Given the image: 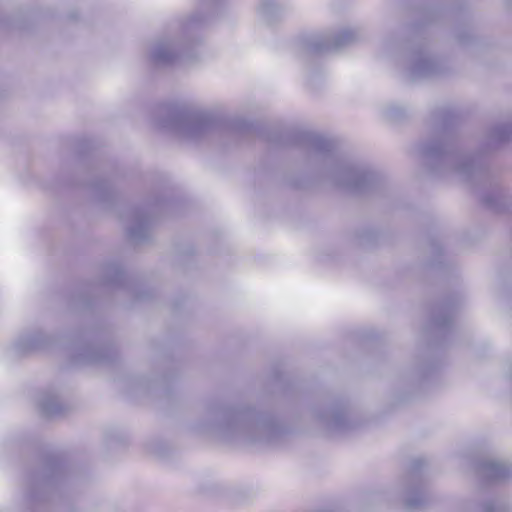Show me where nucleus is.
<instances>
[{"label": "nucleus", "mask_w": 512, "mask_h": 512, "mask_svg": "<svg viewBox=\"0 0 512 512\" xmlns=\"http://www.w3.org/2000/svg\"><path fill=\"white\" fill-rule=\"evenodd\" d=\"M315 416L326 429L332 432H345L355 426L343 403H333L323 410H317Z\"/></svg>", "instance_id": "f8f14e48"}, {"label": "nucleus", "mask_w": 512, "mask_h": 512, "mask_svg": "<svg viewBox=\"0 0 512 512\" xmlns=\"http://www.w3.org/2000/svg\"><path fill=\"white\" fill-rule=\"evenodd\" d=\"M474 498L483 512H511L507 500L499 497L486 498L482 489L475 492Z\"/></svg>", "instance_id": "f3484780"}, {"label": "nucleus", "mask_w": 512, "mask_h": 512, "mask_svg": "<svg viewBox=\"0 0 512 512\" xmlns=\"http://www.w3.org/2000/svg\"><path fill=\"white\" fill-rule=\"evenodd\" d=\"M69 17H70L71 19H75V18H76V16H75L74 14H70V15H69Z\"/></svg>", "instance_id": "bb28decb"}, {"label": "nucleus", "mask_w": 512, "mask_h": 512, "mask_svg": "<svg viewBox=\"0 0 512 512\" xmlns=\"http://www.w3.org/2000/svg\"><path fill=\"white\" fill-rule=\"evenodd\" d=\"M196 430L227 441L272 442L287 432V424L274 412L216 404Z\"/></svg>", "instance_id": "7ed1b4c3"}, {"label": "nucleus", "mask_w": 512, "mask_h": 512, "mask_svg": "<svg viewBox=\"0 0 512 512\" xmlns=\"http://www.w3.org/2000/svg\"><path fill=\"white\" fill-rule=\"evenodd\" d=\"M427 376H428V373H427L426 368L420 367V368L414 370L413 372H411L407 377H408V380L414 385V384L419 383L420 381L424 380L425 378H427Z\"/></svg>", "instance_id": "4be33fe9"}, {"label": "nucleus", "mask_w": 512, "mask_h": 512, "mask_svg": "<svg viewBox=\"0 0 512 512\" xmlns=\"http://www.w3.org/2000/svg\"><path fill=\"white\" fill-rule=\"evenodd\" d=\"M221 0H202V6L208 8L212 12L216 11Z\"/></svg>", "instance_id": "b1692460"}, {"label": "nucleus", "mask_w": 512, "mask_h": 512, "mask_svg": "<svg viewBox=\"0 0 512 512\" xmlns=\"http://www.w3.org/2000/svg\"><path fill=\"white\" fill-rule=\"evenodd\" d=\"M509 377L512 379V366L510 367V370H509Z\"/></svg>", "instance_id": "a878e982"}, {"label": "nucleus", "mask_w": 512, "mask_h": 512, "mask_svg": "<svg viewBox=\"0 0 512 512\" xmlns=\"http://www.w3.org/2000/svg\"><path fill=\"white\" fill-rule=\"evenodd\" d=\"M88 186L94 191L100 200H109L113 196V188L109 181L105 179H96L89 183Z\"/></svg>", "instance_id": "412c9836"}, {"label": "nucleus", "mask_w": 512, "mask_h": 512, "mask_svg": "<svg viewBox=\"0 0 512 512\" xmlns=\"http://www.w3.org/2000/svg\"><path fill=\"white\" fill-rule=\"evenodd\" d=\"M358 37L354 29H344L337 34L308 33L295 40L294 49L299 57H312L346 47L357 41Z\"/></svg>", "instance_id": "6e6552de"}, {"label": "nucleus", "mask_w": 512, "mask_h": 512, "mask_svg": "<svg viewBox=\"0 0 512 512\" xmlns=\"http://www.w3.org/2000/svg\"><path fill=\"white\" fill-rule=\"evenodd\" d=\"M268 141L275 146L295 145L306 153L309 165L335 186L353 193H381L387 185L385 176L368 164L354 163L342 156L336 143L322 135L298 130H276Z\"/></svg>", "instance_id": "f03ea898"}, {"label": "nucleus", "mask_w": 512, "mask_h": 512, "mask_svg": "<svg viewBox=\"0 0 512 512\" xmlns=\"http://www.w3.org/2000/svg\"><path fill=\"white\" fill-rule=\"evenodd\" d=\"M384 51L392 54L395 63L401 66L411 80L429 78L443 74L444 64L433 57L424 42H396L388 40L384 43Z\"/></svg>", "instance_id": "423d86ee"}, {"label": "nucleus", "mask_w": 512, "mask_h": 512, "mask_svg": "<svg viewBox=\"0 0 512 512\" xmlns=\"http://www.w3.org/2000/svg\"><path fill=\"white\" fill-rule=\"evenodd\" d=\"M284 10L285 5L282 0H260L257 8L259 18L267 24L280 19Z\"/></svg>", "instance_id": "dca6fc26"}, {"label": "nucleus", "mask_w": 512, "mask_h": 512, "mask_svg": "<svg viewBox=\"0 0 512 512\" xmlns=\"http://www.w3.org/2000/svg\"><path fill=\"white\" fill-rule=\"evenodd\" d=\"M126 283V275L118 263H108L104 268L103 284L112 287H122Z\"/></svg>", "instance_id": "6ab92c4d"}, {"label": "nucleus", "mask_w": 512, "mask_h": 512, "mask_svg": "<svg viewBox=\"0 0 512 512\" xmlns=\"http://www.w3.org/2000/svg\"><path fill=\"white\" fill-rule=\"evenodd\" d=\"M512 135V125L495 126L489 135V144L493 148H497L506 143Z\"/></svg>", "instance_id": "aec40b11"}, {"label": "nucleus", "mask_w": 512, "mask_h": 512, "mask_svg": "<svg viewBox=\"0 0 512 512\" xmlns=\"http://www.w3.org/2000/svg\"><path fill=\"white\" fill-rule=\"evenodd\" d=\"M156 124L186 141L196 142L218 127L219 118L191 105L167 104L159 107Z\"/></svg>", "instance_id": "20e7f679"}, {"label": "nucleus", "mask_w": 512, "mask_h": 512, "mask_svg": "<svg viewBox=\"0 0 512 512\" xmlns=\"http://www.w3.org/2000/svg\"><path fill=\"white\" fill-rule=\"evenodd\" d=\"M455 307L451 302H445L435 307L431 313V324L437 331L450 329Z\"/></svg>", "instance_id": "2eb2a0df"}, {"label": "nucleus", "mask_w": 512, "mask_h": 512, "mask_svg": "<svg viewBox=\"0 0 512 512\" xmlns=\"http://www.w3.org/2000/svg\"><path fill=\"white\" fill-rule=\"evenodd\" d=\"M456 115L448 109H440L433 116V128L429 137L418 145V152L424 159L429 171L444 177L456 175L470 183L483 182L491 190L483 192V204L492 210L501 207V193L493 181L490 171L479 154L468 156L460 151Z\"/></svg>", "instance_id": "f257e3e1"}, {"label": "nucleus", "mask_w": 512, "mask_h": 512, "mask_svg": "<svg viewBox=\"0 0 512 512\" xmlns=\"http://www.w3.org/2000/svg\"><path fill=\"white\" fill-rule=\"evenodd\" d=\"M423 466L424 461L422 459H415L412 462L411 470L403 480L402 499L405 508L410 512L422 511L431 500L421 474Z\"/></svg>", "instance_id": "1a4fd4ad"}, {"label": "nucleus", "mask_w": 512, "mask_h": 512, "mask_svg": "<svg viewBox=\"0 0 512 512\" xmlns=\"http://www.w3.org/2000/svg\"><path fill=\"white\" fill-rule=\"evenodd\" d=\"M235 126L241 133H245L250 129V126L245 122L236 123Z\"/></svg>", "instance_id": "393cba45"}, {"label": "nucleus", "mask_w": 512, "mask_h": 512, "mask_svg": "<svg viewBox=\"0 0 512 512\" xmlns=\"http://www.w3.org/2000/svg\"><path fill=\"white\" fill-rule=\"evenodd\" d=\"M39 407L42 413L47 417L61 415L65 409L59 395L54 390H48L42 393L39 399Z\"/></svg>", "instance_id": "a211bd4d"}, {"label": "nucleus", "mask_w": 512, "mask_h": 512, "mask_svg": "<svg viewBox=\"0 0 512 512\" xmlns=\"http://www.w3.org/2000/svg\"><path fill=\"white\" fill-rule=\"evenodd\" d=\"M52 342L50 336L42 330L35 329L21 333L10 346L11 352L16 356H23L31 352L44 349Z\"/></svg>", "instance_id": "4468645a"}, {"label": "nucleus", "mask_w": 512, "mask_h": 512, "mask_svg": "<svg viewBox=\"0 0 512 512\" xmlns=\"http://www.w3.org/2000/svg\"><path fill=\"white\" fill-rule=\"evenodd\" d=\"M115 356L113 347L96 343L92 338L85 339L75 347L73 361L77 364L110 362Z\"/></svg>", "instance_id": "ddd939ff"}, {"label": "nucleus", "mask_w": 512, "mask_h": 512, "mask_svg": "<svg viewBox=\"0 0 512 512\" xmlns=\"http://www.w3.org/2000/svg\"><path fill=\"white\" fill-rule=\"evenodd\" d=\"M475 475L481 486L498 484L512 476V465L494 458H482L475 464Z\"/></svg>", "instance_id": "9b49d317"}, {"label": "nucleus", "mask_w": 512, "mask_h": 512, "mask_svg": "<svg viewBox=\"0 0 512 512\" xmlns=\"http://www.w3.org/2000/svg\"><path fill=\"white\" fill-rule=\"evenodd\" d=\"M206 21L207 17L194 14L175 30L168 31L155 39L148 52L150 61L162 67L194 59L197 43L190 39L189 34Z\"/></svg>", "instance_id": "39448f33"}, {"label": "nucleus", "mask_w": 512, "mask_h": 512, "mask_svg": "<svg viewBox=\"0 0 512 512\" xmlns=\"http://www.w3.org/2000/svg\"><path fill=\"white\" fill-rule=\"evenodd\" d=\"M155 211V206L149 204L130 208L125 212L123 219L130 240L135 243H143L150 238Z\"/></svg>", "instance_id": "9d476101"}, {"label": "nucleus", "mask_w": 512, "mask_h": 512, "mask_svg": "<svg viewBox=\"0 0 512 512\" xmlns=\"http://www.w3.org/2000/svg\"><path fill=\"white\" fill-rule=\"evenodd\" d=\"M385 116L389 119H398L399 118V107L390 106L387 107L384 111Z\"/></svg>", "instance_id": "5701e85b"}, {"label": "nucleus", "mask_w": 512, "mask_h": 512, "mask_svg": "<svg viewBox=\"0 0 512 512\" xmlns=\"http://www.w3.org/2000/svg\"><path fill=\"white\" fill-rule=\"evenodd\" d=\"M65 476V467L58 457H49L40 470L27 476L25 499L30 505L45 504L58 490Z\"/></svg>", "instance_id": "0eeeda50"}]
</instances>
